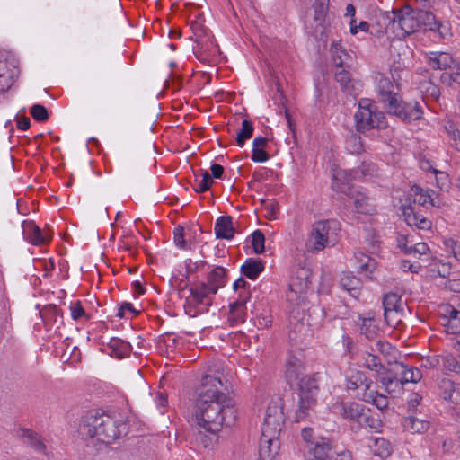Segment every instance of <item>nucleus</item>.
Segmentation results:
<instances>
[{"instance_id": "obj_1", "label": "nucleus", "mask_w": 460, "mask_h": 460, "mask_svg": "<svg viewBox=\"0 0 460 460\" xmlns=\"http://www.w3.org/2000/svg\"><path fill=\"white\" fill-rule=\"evenodd\" d=\"M226 390L218 376L205 375L201 379L192 420L199 429L196 440L204 448L213 445L224 427L233 426L237 420L235 402Z\"/></svg>"}, {"instance_id": "obj_2", "label": "nucleus", "mask_w": 460, "mask_h": 460, "mask_svg": "<svg viewBox=\"0 0 460 460\" xmlns=\"http://www.w3.org/2000/svg\"><path fill=\"white\" fill-rule=\"evenodd\" d=\"M382 19L385 32L393 34L394 38H404L420 29L429 31L435 40H444L450 36L448 26L437 22L433 13L410 6L385 13Z\"/></svg>"}, {"instance_id": "obj_3", "label": "nucleus", "mask_w": 460, "mask_h": 460, "mask_svg": "<svg viewBox=\"0 0 460 460\" xmlns=\"http://www.w3.org/2000/svg\"><path fill=\"white\" fill-rule=\"evenodd\" d=\"M79 431L88 445L107 446L127 434L128 423L120 414L92 410L83 416Z\"/></svg>"}, {"instance_id": "obj_4", "label": "nucleus", "mask_w": 460, "mask_h": 460, "mask_svg": "<svg viewBox=\"0 0 460 460\" xmlns=\"http://www.w3.org/2000/svg\"><path fill=\"white\" fill-rule=\"evenodd\" d=\"M285 423L284 402L279 395L272 396L267 405L261 425L260 458L272 460L279 449V437Z\"/></svg>"}, {"instance_id": "obj_5", "label": "nucleus", "mask_w": 460, "mask_h": 460, "mask_svg": "<svg viewBox=\"0 0 460 460\" xmlns=\"http://www.w3.org/2000/svg\"><path fill=\"white\" fill-rule=\"evenodd\" d=\"M324 311L318 306L307 308L306 305H297L290 311L288 338L294 344L302 343L313 334V330L321 325Z\"/></svg>"}, {"instance_id": "obj_6", "label": "nucleus", "mask_w": 460, "mask_h": 460, "mask_svg": "<svg viewBox=\"0 0 460 460\" xmlns=\"http://www.w3.org/2000/svg\"><path fill=\"white\" fill-rule=\"evenodd\" d=\"M312 269L305 261H299L292 269L289 290L287 297L289 303L306 305L305 295L310 288Z\"/></svg>"}, {"instance_id": "obj_7", "label": "nucleus", "mask_w": 460, "mask_h": 460, "mask_svg": "<svg viewBox=\"0 0 460 460\" xmlns=\"http://www.w3.org/2000/svg\"><path fill=\"white\" fill-rule=\"evenodd\" d=\"M339 223L335 220H322L314 223L306 240L307 252L317 253L328 246H333L337 241Z\"/></svg>"}, {"instance_id": "obj_8", "label": "nucleus", "mask_w": 460, "mask_h": 460, "mask_svg": "<svg viewBox=\"0 0 460 460\" xmlns=\"http://www.w3.org/2000/svg\"><path fill=\"white\" fill-rule=\"evenodd\" d=\"M356 127L358 131L365 132L372 128H381L386 124L385 115L377 111L376 106L368 99H363L358 103L355 113Z\"/></svg>"}, {"instance_id": "obj_9", "label": "nucleus", "mask_w": 460, "mask_h": 460, "mask_svg": "<svg viewBox=\"0 0 460 460\" xmlns=\"http://www.w3.org/2000/svg\"><path fill=\"white\" fill-rule=\"evenodd\" d=\"M387 112L396 116L402 121L418 120L422 117L423 111L420 102L416 101L403 102L401 96L393 99L386 105Z\"/></svg>"}, {"instance_id": "obj_10", "label": "nucleus", "mask_w": 460, "mask_h": 460, "mask_svg": "<svg viewBox=\"0 0 460 460\" xmlns=\"http://www.w3.org/2000/svg\"><path fill=\"white\" fill-rule=\"evenodd\" d=\"M209 287L202 282L196 286L195 288H190V295L186 299L184 308L187 314L190 316H196L200 313V310L195 308V305H203L208 307L211 305V296L216 293H212L209 290Z\"/></svg>"}, {"instance_id": "obj_11", "label": "nucleus", "mask_w": 460, "mask_h": 460, "mask_svg": "<svg viewBox=\"0 0 460 460\" xmlns=\"http://www.w3.org/2000/svg\"><path fill=\"white\" fill-rule=\"evenodd\" d=\"M375 85L379 100L385 105L399 95V84L393 75L377 73L375 76Z\"/></svg>"}, {"instance_id": "obj_12", "label": "nucleus", "mask_w": 460, "mask_h": 460, "mask_svg": "<svg viewBox=\"0 0 460 460\" xmlns=\"http://www.w3.org/2000/svg\"><path fill=\"white\" fill-rule=\"evenodd\" d=\"M365 405L357 402L336 401L332 404L333 413L341 416L343 419L358 425L364 412H367Z\"/></svg>"}, {"instance_id": "obj_13", "label": "nucleus", "mask_w": 460, "mask_h": 460, "mask_svg": "<svg viewBox=\"0 0 460 460\" xmlns=\"http://www.w3.org/2000/svg\"><path fill=\"white\" fill-rule=\"evenodd\" d=\"M19 75L16 60L0 52V93L7 91Z\"/></svg>"}, {"instance_id": "obj_14", "label": "nucleus", "mask_w": 460, "mask_h": 460, "mask_svg": "<svg viewBox=\"0 0 460 460\" xmlns=\"http://www.w3.org/2000/svg\"><path fill=\"white\" fill-rule=\"evenodd\" d=\"M442 325L447 333L460 334V309L449 304L442 305L439 308Z\"/></svg>"}, {"instance_id": "obj_15", "label": "nucleus", "mask_w": 460, "mask_h": 460, "mask_svg": "<svg viewBox=\"0 0 460 460\" xmlns=\"http://www.w3.org/2000/svg\"><path fill=\"white\" fill-rule=\"evenodd\" d=\"M307 455L314 460H328L332 451V442L328 438L318 437L305 446Z\"/></svg>"}, {"instance_id": "obj_16", "label": "nucleus", "mask_w": 460, "mask_h": 460, "mask_svg": "<svg viewBox=\"0 0 460 460\" xmlns=\"http://www.w3.org/2000/svg\"><path fill=\"white\" fill-rule=\"evenodd\" d=\"M40 315L47 331L55 327V333L59 334L58 330L63 325V316L60 310L55 305H49L40 311Z\"/></svg>"}, {"instance_id": "obj_17", "label": "nucleus", "mask_w": 460, "mask_h": 460, "mask_svg": "<svg viewBox=\"0 0 460 460\" xmlns=\"http://www.w3.org/2000/svg\"><path fill=\"white\" fill-rule=\"evenodd\" d=\"M24 238L33 245H41L50 240V236L41 232L33 221H24L22 225Z\"/></svg>"}, {"instance_id": "obj_18", "label": "nucleus", "mask_w": 460, "mask_h": 460, "mask_svg": "<svg viewBox=\"0 0 460 460\" xmlns=\"http://www.w3.org/2000/svg\"><path fill=\"white\" fill-rule=\"evenodd\" d=\"M381 387L389 394L398 396L402 393L403 383L393 371H383L379 374Z\"/></svg>"}, {"instance_id": "obj_19", "label": "nucleus", "mask_w": 460, "mask_h": 460, "mask_svg": "<svg viewBox=\"0 0 460 460\" xmlns=\"http://www.w3.org/2000/svg\"><path fill=\"white\" fill-rule=\"evenodd\" d=\"M355 180L353 178V172H348L342 169H336L333 171L332 188L333 190L346 194L354 187L350 181Z\"/></svg>"}, {"instance_id": "obj_20", "label": "nucleus", "mask_w": 460, "mask_h": 460, "mask_svg": "<svg viewBox=\"0 0 460 460\" xmlns=\"http://www.w3.org/2000/svg\"><path fill=\"white\" fill-rule=\"evenodd\" d=\"M441 397L452 403L460 402V385L448 378H442L438 384Z\"/></svg>"}, {"instance_id": "obj_21", "label": "nucleus", "mask_w": 460, "mask_h": 460, "mask_svg": "<svg viewBox=\"0 0 460 460\" xmlns=\"http://www.w3.org/2000/svg\"><path fill=\"white\" fill-rule=\"evenodd\" d=\"M349 200L353 203L354 208L358 213H371L372 208L369 198L361 190L353 188L345 194Z\"/></svg>"}, {"instance_id": "obj_22", "label": "nucleus", "mask_w": 460, "mask_h": 460, "mask_svg": "<svg viewBox=\"0 0 460 460\" xmlns=\"http://www.w3.org/2000/svg\"><path fill=\"white\" fill-rule=\"evenodd\" d=\"M332 60L336 67H350L353 63L351 53L348 52L344 47L336 41H333L330 49Z\"/></svg>"}, {"instance_id": "obj_23", "label": "nucleus", "mask_w": 460, "mask_h": 460, "mask_svg": "<svg viewBox=\"0 0 460 460\" xmlns=\"http://www.w3.org/2000/svg\"><path fill=\"white\" fill-rule=\"evenodd\" d=\"M105 349L111 357L122 359L129 356L132 347L130 343L119 338L113 337L107 343Z\"/></svg>"}, {"instance_id": "obj_24", "label": "nucleus", "mask_w": 460, "mask_h": 460, "mask_svg": "<svg viewBox=\"0 0 460 460\" xmlns=\"http://www.w3.org/2000/svg\"><path fill=\"white\" fill-rule=\"evenodd\" d=\"M316 404V398L307 395L298 396V402L294 413L296 422L302 421L311 416Z\"/></svg>"}, {"instance_id": "obj_25", "label": "nucleus", "mask_w": 460, "mask_h": 460, "mask_svg": "<svg viewBox=\"0 0 460 460\" xmlns=\"http://www.w3.org/2000/svg\"><path fill=\"white\" fill-rule=\"evenodd\" d=\"M404 220L410 226H416L421 230H429L432 226V222L420 213L414 210V208L410 207L404 209Z\"/></svg>"}, {"instance_id": "obj_26", "label": "nucleus", "mask_w": 460, "mask_h": 460, "mask_svg": "<svg viewBox=\"0 0 460 460\" xmlns=\"http://www.w3.org/2000/svg\"><path fill=\"white\" fill-rule=\"evenodd\" d=\"M292 385L298 386V396L307 395L308 397L316 398L318 385L316 380L311 376L304 374L297 379V382L294 383Z\"/></svg>"}, {"instance_id": "obj_27", "label": "nucleus", "mask_w": 460, "mask_h": 460, "mask_svg": "<svg viewBox=\"0 0 460 460\" xmlns=\"http://www.w3.org/2000/svg\"><path fill=\"white\" fill-rule=\"evenodd\" d=\"M212 293H217L226 283V270L221 266H216L208 275L205 282Z\"/></svg>"}, {"instance_id": "obj_28", "label": "nucleus", "mask_w": 460, "mask_h": 460, "mask_svg": "<svg viewBox=\"0 0 460 460\" xmlns=\"http://www.w3.org/2000/svg\"><path fill=\"white\" fill-rule=\"evenodd\" d=\"M426 58L433 69H447L451 67L454 63L451 55L446 52H429L426 54Z\"/></svg>"}, {"instance_id": "obj_29", "label": "nucleus", "mask_w": 460, "mask_h": 460, "mask_svg": "<svg viewBox=\"0 0 460 460\" xmlns=\"http://www.w3.org/2000/svg\"><path fill=\"white\" fill-rule=\"evenodd\" d=\"M302 361L296 357H289L286 365V378L290 385L297 382V379L305 373Z\"/></svg>"}, {"instance_id": "obj_30", "label": "nucleus", "mask_w": 460, "mask_h": 460, "mask_svg": "<svg viewBox=\"0 0 460 460\" xmlns=\"http://www.w3.org/2000/svg\"><path fill=\"white\" fill-rule=\"evenodd\" d=\"M215 234L217 238L232 239L234 234L232 217L229 216L219 217L215 224Z\"/></svg>"}, {"instance_id": "obj_31", "label": "nucleus", "mask_w": 460, "mask_h": 460, "mask_svg": "<svg viewBox=\"0 0 460 460\" xmlns=\"http://www.w3.org/2000/svg\"><path fill=\"white\" fill-rule=\"evenodd\" d=\"M354 259L358 271L370 277L376 267V261L362 252H355Z\"/></svg>"}, {"instance_id": "obj_32", "label": "nucleus", "mask_w": 460, "mask_h": 460, "mask_svg": "<svg viewBox=\"0 0 460 460\" xmlns=\"http://www.w3.org/2000/svg\"><path fill=\"white\" fill-rule=\"evenodd\" d=\"M20 437L23 439L24 443L28 444L36 452L45 455L47 454L46 445L40 436L36 432L28 429H22Z\"/></svg>"}, {"instance_id": "obj_33", "label": "nucleus", "mask_w": 460, "mask_h": 460, "mask_svg": "<svg viewBox=\"0 0 460 460\" xmlns=\"http://www.w3.org/2000/svg\"><path fill=\"white\" fill-rule=\"evenodd\" d=\"M349 67H336L335 79L340 84L341 89L349 94H356V84L352 82Z\"/></svg>"}, {"instance_id": "obj_34", "label": "nucleus", "mask_w": 460, "mask_h": 460, "mask_svg": "<svg viewBox=\"0 0 460 460\" xmlns=\"http://www.w3.org/2000/svg\"><path fill=\"white\" fill-rule=\"evenodd\" d=\"M340 284L352 297L356 298L359 296L361 281L355 276L344 273L341 278Z\"/></svg>"}, {"instance_id": "obj_35", "label": "nucleus", "mask_w": 460, "mask_h": 460, "mask_svg": "<svg viewBox=\"0 0 460 460\" xmlns=\"http://www.w3.org/2000/svg\"><path fill=\"white\" fill-rule=\"evenodd\" d=\"M369 447L372 449L376 456L381 458L388 457L392 453V447L389 441L384 438H370Z\"/></svg>"}, {"instance_id": "obj_36", "label": "nucleus", "mask_w": 460, "mask_h": 460, "mask_svg": "<svg viewBox=\"0 0 460 460\" xmlns=\"http://www.w3.org/2000/svg\"><path fill=\"white\" fill-rule=\"evenodd\" d=\"M267 145V138L264 137H256L252 141V149L251 158L256 163H264L269 159V155L264 150Z\"/></svg>"}, {"instance_id": "obj_37", "label": "nucleus", "mask_w": 460, "mask_h": 460, "mask_svg": "<svg viewBox=\"0 0 460 460\" xmlns=\"http://www.w3.org/2000/svg\"><path fill=\"white\" fill-rule=\"evenodd\" d=\"M314 12V21L317 26L324 30V22L329 10V0H315L313 4ZM323 31H321V40H323Z\"/></svg>"}, {"instance_id": "obj_38", "label": "nucleus", "mask_w": 460, "mask_h": 460, "mask_svg": "<svg viewBox=\"0 0 460 460\" xmlns=\"http://www.w3.org/2000/svg\"><path fill=\"white\" fill-rule=\"evenodd\" d=\"M245 299H238L230 305L229 321L232 324L243 323L246 318Z\"/></svg>"}, {"instance_id": "obj_39", "label": "nucleus", "mask_w": 460, "mask_h": 460, "mask_svg": "<svg viewBox=\"0 0 460 460\" xmlns=\"http://www.w3.org/2000/svg\"><path fill=\"white\" fill-rule=\"evenodd\" d=\"M383 306L385 310H407L406 302L402 300V296L397 292H390L383 297Z\"/></svg>"}, {"instance_id": "obj_40", "label": "nucleus", "mask_w": 460, "mask_h": 460, "mask_svg": "<svg viewBox=\"0 0 460 460\" xmlns=\"http://www.w3.org/2000/svg\"><path fill=\"white\" fill-rule=\"evenodd\" d=\"M264 270L261 261L256 259H247L241 267V272L250 279H255Z\"/></svg>"}, {"instance_id": "obj_41", "label": "nucleus", "mask_w": 460, "mask_h": 460, "mask_svg": "<svg viewBox=\"0 0 460 460\" xmlns=\"http://www.w3.org/2000/svg\"><path fill=\"white\" fill-rule=\"evenodd\" d=\"M429 427V421L416 415H411L404 420V428L412 433H424Z\"/></svg>"}, {"instance_id": "obj_42", "label": "nucleus", "mask_w": 460, "mask_h": 460, "mask_svg": "<svg viewBox=\"0 0 460 460\" xmlns=\"http://www.w3.org/2000/svg\"><path fill=\"white\" fill-rule=\"evenodd\" d=\"M373 351L381 353L388 363L396 359L398 351L395 347L392 346L389 342L378 340L372 347Z\"/></svg>"}, {"instance_id": "obj_43", "label": "nucleus", "mask_w": 460, "mask_h": 460, "mask_svg": "<svg viewBox=\"0 0 460 460\" xmlns=\"http://www.w3.org/2000/svg\"><path fill=\"white\" fill-rule=\"evenodd\" d=\"M406 310H385L384 317L387 325L394 328L400 329L402 325V319L405 316Z\"/></svg>"}, {"instance_id": "obj_44", "label": "nucleus", "mask_w": 460, "mask_h": 460, "mask_svg": "<svg viewBox=\"0 0 460 460\" xmlns=\"http://www.w3.org/2000/svg\"><path fill=\"white\" fill-rule=\"evenodd\" d=\"M359 396L362 398V401L375 405L380 411H384L388 407L387 397L379 394L377 391L367 394H363Z\"/></svg>"}, {"instance_id": "obj_45", "label": "nucleus", "mask_w": 460, "mask_h": 460, "mask_svg": "<svg viewBox=\"0 0 460 460\" xmlns=\"http://www.w3.org/2000/svg\"><path fill=\"white\" fill-rule=\"evenodd\" d=\"M402 381L403 385L407 383H418L422 378L421 371L414 367H407L405 365H400Z\"/></svg>"}, {"instance_id": "obj_46", "label": "nucleus", "mask_w": 460, "mask_h": 460, "mask_svg": "<svg viewBox=\"0 0 460 460\" xmlns=\"http://www.w3.org/2000/svg\"><path fill=\"white\" fill-rule=\"evenodd\" d=\"M444 128L447 134L448 141L450 145L460 152V128L459 127L448 121L445 124Z\"/></svg>"}, {"instance_id": "obj_47", "label": "nucleus", "mask_w": 460, "mask_h": 460, "mask_svg": "<svg viewBox=\"0 0 460 460\" xmlns=\"http://www.w3.org/2000/svg\"><path fill=\"white\" fill-rule=\"evenodd\" d=\"M443 270H438L439 275L442 277L438 285L444 288L455 292H460V279H446L447 270L448 269L445 264L442 265Z\"/></svg>"}, {"instance_id": "obj_48", "label": "nucleus", "mask_w": 460, "mask_h": 460, "mask_svg": "<svg viewBox=\"0 0 460 460\" xmlns=\"http://www.w3.org/2000/svg\"><path fill=\"white\" fill-rule=\"evenodd\" d=\"M213 183L211 175L206 170H200L199 174L196 176L194 190L197 192L207 191Z\"/></svg>"}, {"instance_id": "obj_49", "label": "nucleus", "mask_w": 460, "mask_h": 460, "mask_svg": "<svg viewBox=\"0 0 460 460\" xmlns=\"http://www.w3.org/2000/svg\"><path fill=\"white\" fill-rule=\"evenodd\" d=\"M359 328L360 333L369 340L374 339L379 332L376 321L371 317L363 318Z\"/></svg>"}, {"instance_id": "obj_50", "label": "nucleus", "mask_w": 460, "mask_h": 460, "mask_svg": "<svg viewBox=\"0 0 460 460\" xmlns=\"http://www.w3.org/2000/svg\"><path fill=\"white\" fill-rule=\"evenodd\" d=\"M415 193H416L415 201L419 205L423 206V207L437 206V202L435 201V199L433 198V195L435 194L434 191L429 190H424L423 189H421L420 187H416Z\"/></svg>"}, {"instance_id": "obj_51", "label": "nucleus", "mask_w": 460, "mask_h": 460, "mask_svg": "<svg viewBox=\"0 0 460 460\" xmlns=\"http://www.w3.org/2000/svg\"><path fill=\"white\" fill-rule=\"evenodd\" d=\"M363 359H364L363 366L365 367L368 368L369 370L375 371L378 375L381 374L385 370V367H384L383 364L381 363L380 358L377 356H376L372 353H369V352H365L363 354Z\"/></svg>"}, {"instance_id": "obj_52", "label": "nucleus", "mask_w": 460, "mask_h": 460, "mask_svg": "<svg viewBox=\"0 0 460 460\" xmlns=\"http://www.w3.org/2000/svg\"><path fill=\"white\" fill-rule=\"evenodd\" d=\"M254 128L251 121L244 119L242 122V128L237 132L236 144L239 146H243L246 140L250 139L252 136Z\"/></svg>"}, {"instance_id": "obj_53", "label": "nucleus", "mask_w": 460, "mask_h": 460, "mask_svg": "<svg viewBox=\"0 0 460 460\" xmlns=\"http://www.w3.org/2000/svg\"><path fill=\"white\" fill-rule=\"evenodd\" d=\"M358 426L359 428L370 429L376 431L381 428L382 422L379 419L371 416L370 410L367 408V412H364Z\"/></svg>"}, {"instance_id": "obj_54", "label": "nucleus", "mask_w": 460, "mask_h": 460, "mask_svg": "<svg viewBox=\"0 0 460 460\" xmlns=\"http://www.w3.org/2000/svg\"><path fill=\"white\" fill-rule=\"evenodd\" d=\"M346 148L350 153L359 154L364 151L363 143L361 137L357 135H351L346 140Z\"/></svg>"}, {"instance_id": "obj_55", "label": "nucleus", "mask_w": 460, "mask_h": 460, "mask_svg": "<svg viewBox=\"0 0 460 460\" xmlns=\"http://www.w3.org/2000/svg\"><path fill=\"white\" fill-rule=\"evenodd\" d=\"M264 243L265 237L263 234L259 230L254 231L252 234V245L255 253L260 254L264 252Z\"/></svg>"}, {"instance_id": "obj_56", "label": "nucleus", "mask_w": 460, "mask_h": 460, "mask_svg": "<svg viewBox=\"0 0 460 460\" xmlns=\"http://www.w3.org/2000/svg\"><path fill=\"white\" fill-rule=\"evenodd\" d=\"M138 314L131 303L124 302L120 305L116 316L119 318H131L136 316Z\"/></svg>"}, {"instance_id": "obj_57", "label": "nucleus", "mask_w": 460, "mask_h": 460, "mask_svg": "<svg viewBox=\"0 0 460 460\" xmlns=\"http://www.w3.org/2000/svg\"><path fill=\"white\" fill-rule=\"evenodd\" d=\"M376 164L363 163L359 168L352 171L353 178L357 180L361 177L372 175L376 172Z\"/></svg>"}, {"instance_id": "obj_58", "label": "nucleus", "mask_w": 460, "mask_h": 460, "mask_svg": "<svg viewBox=\"0 0 460 460\" xmlns=\"http://www.w3.org/2000/svg\"><path fill=\"white\" fill-rule=\"evenodd\" d=\"M31 114L37 121L42 122L48 119L49 112L41 104H34L31 108Z\"/></svg>"}, {"instance_id": "obj_59", "label": "nucleus", "mask_w": 460, "mask_h": 460, "mask_svg": "<svg viewBox=\"0 0 460 460\" xmlns=\"http://www.w3.org/2000/svg\"><path fill=\"white\" fill-rule=\"evenodd\" d=\"M447 250L450 251L454 257L460 261V241L449 238L444 241Z\"/></svg>"}, {"instance_id": "obj_60", "label": "nucleus", "mask_w": 460, "mask_h": 460, "mask_svg": "<svg viewBox=\"0 0 460 460\" xmlns=\"http://www.w3.org/2000/svg\"><path fill=\"white\" fill-rule=\"evenodd\" d=\"M410 251V255H412L416 258H420V256L422 255H426L429 251V246L427 245L426 243H414L412 244V247H411V250H409Z\"/></svg>"}, {"instance_id": "obj_61", "label": "nucleus", "mask_w": 460, "mask_h": 460, "mask_svg": "<svg viewBox=\"0 0 460 460\" xmlns=\"http://www.w3.org/2000/svg\"><path fill=\"white\" fill-rule=\"evenodd\" d=\"M173 241L175 245L180 249L186 248V242L183 234V227L178 226L173 230Z\"/></svg>"}, {"instance_id": "obj_62", "label": "nucleus", "mask_w": 460, "mask_h": 460, "mask_svg": "<svg viewBox=\"0 0 460 460\" xmlns=\"http://www.w3.org/2000/svg\"><path fill=\"white\" fill-rule=\"evenodd\" d=\"M70 311H71V317L75 321L82 317H85L86 319L89 318L86 315V314L79 301L72 303L70 305Z\"/></svg>"}, {"instance_id": "obj_63", "label": "nucleus", "mask_w": 460, "mask_h": 460, "mask_svg": "<svg viewBox=\"0 0 460 460\" xmlns=\"http://www.w3.org/2000/svg\"><path fill=\"white\" fill-rule=\"evenodd\" d=\"M414 243L413 240L410 239L408 236L400 235L397 238V246L404 252L405 254L410 255V251L411 250L412 244Z\"/></svg>"}, {"instance_id": "obj_64", "label": "nucleus", "mask_w": 460, "mask_h": 460, "mask_svg": "<svg viewBox=\"0 0 460 460\" xmlns=\"http://www.w3.org/2000/svg\"><path fill=\"white\" fill-rule=\"evenodd\" d=\"M443 366L449 371L458 372L460 365L457 360L452 356H447L443 358Z\"/></svg>"}]
</instances>
